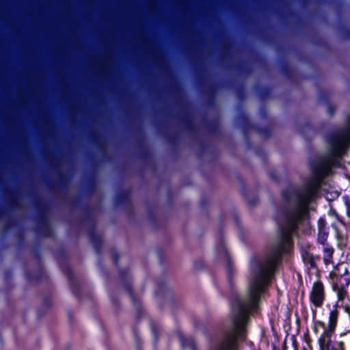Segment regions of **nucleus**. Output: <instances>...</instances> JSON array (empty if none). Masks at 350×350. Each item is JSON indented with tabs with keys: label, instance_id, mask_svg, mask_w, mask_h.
<instances>
[{
	"label": "nucleus",
	"instance_id": "1",
	"mask_svg": "<svg viewBox=\"0 0 350 350\" xmlns=\"http://www.w3.org/2000/svg\"><path fill=\"white\" fill-rule=\"evenodd\" d=\"M325 290L321 282H314L310 293V300L316 306L321 307L325 299Z\"/></svg>",
	"mask_w": 350,
	"mask_h": 350
},
{
	"label": "nucleus",
	"instance_id": "3",
	"mask_svg": "<svg viewBox=\"0 0 350 350\" xmlns=\"http://www.w3.org/2000/svg\"><path fill=\"white\" fill-rule=\"evenodd\" d=\"M332 288L334 291L337 293V296L340 301H342L345 299L347 295V291L344 286H339L338 283H334Z\"/></svg>",
	"mask_w": 350,
	"mask_h": 350
},
{
	"label": "nucleus",
	"instance_id": "4",
	"mask_svg": "<svg viewBox=\"0 0 350 350\" xmlns=\"http://www.w3.org/2000/svg\"><path fill=\"white\" fill-rule=\"evenodd\" d=\"M334 249L332 247H326L323 250V260L326 265L332 264Z\"/></svg>",
	"mask_w": 350,
	"mask_h": 350
},
{
	"label": "nucleus",
	"instance_id": "2",
	"mask_svg": "<svg viewBox=\"0 0 350 350\" xmlns=\"http://www.w3.org/2000/svg\"><path fill=\"white\" fill-rule=\"evenodd\" d=\"M338 317V311L336 308L332 310L329 315V323L325 331L333 333L335 330Z\"/></svg>",
	"mask_w": 350,
	"mask_h": 350
}]
</instances>
